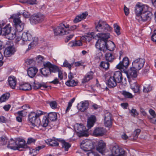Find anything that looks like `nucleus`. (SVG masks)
I'll use <instances>...</instances> for the list:
<instances>
[{
  "instance_id": "1",
  "label": "nucleus",
  "mask_w": 156,
  "mask_h": 156,
  "mask_svg": "<svg viewBox=\"0 0 156 156\" xmlns=\"http://www.w3.org/2000/svg\"><path fill=\"white\" fill-rule=\"evenodd\" d=\"M95 29L99 33L98 34L94 32L91 33L93 38L98 39L95 47L104 53L107 51V41L110 38V34L108 33L112 31V28L106 21L100 20L95 23Z\"/></svg>"
},
{
  "instance_id": "2",
  "label": "nucleus",
  "mask_w": 156,
  "mask_h": 156,
  "mask_svg": "<svg viewBox=\"0 0 156 156\" xmlns=\"http://www.w3.org/2000/svg\"><path fill=\"white\" fill-rule=\"evenodd\" d=\"M21 14L20 13L14 14L11 16L10 19L12 20L14 26L16 28V32L8 33L5 36L9 40L13 39L15 38L16 35L18 34V32H21L23 30L24 24L20 20Z\"/></svg>"
},
{
  "instance_id": "3",
  "label": "nucleus",
  "mask_w": 156,
  "mask_h": 156,
  "mask_svg": "<svg viewBox=\"0 0 156 156\" xmlns=\"http://www.w3.org/2000/svg\"><path fill=\"white\" fill-rule=\"evenodd\" d=\"M69 25L65 22L61 23L54 29V34L55 35L67 34L69 33Z\"/></svg>"
},
{
  "instance_id": "4",
  "label": "nucleus",
  "mask_w": 156,
  "mask_h": 156,
  "mask_svg": "<svg viewBox=\"0 0 156 156\" xmlns=\"http://www.w3.org/2000/svg\"><path fill=\"white\" fill-rule=\"evenodd\" d=\"M44 114V112L41 111L37 110L35 112H31L29 114V119L32 124V127L34 128L38 125L37 122V118Z\"/></svg>"
},
{
  "instance_id": "5",
  "label": "nucleus",
  "mask_w": 156,
  "mask_h": 156,
  "mask_svg": "<svg viewBox=\"0 0 156 156\" xmlns=\"http://www.w3.org/2000/svg\"><path fill=\"white\" fill-rule=\"evenodd\" d=\"M10 142H12V143L9 142L8 145V148L14 150H18L19 151H22V149H20V148H29V147H28L26 144H25L24 140L23 139L20 140L19 143L17 144L15 143L14 141L12 139L11 140Z\"/></svg>"
},
{
  "instance_id": "6",
  "label": "nucleus",
  "mask_w": 156,
  "mask_h": 156,
  "mask_svg": "<svg viewBox=\"0 0 156 156\" xmlns=\"http://www.w3.org/2000/svg\"><path fill=\"white\" fill-rule=\"evenodd\" d=\"M75 129L80 137L85 136L87 137L88 134L87 133V130H85V127L81 124H76L75 126Z\"/></svg>"
},
{
  "instance_id": "7",
  "label": "nucleus",
  "mask_w": 156,
  "mask_h": 156,
  "mask_svg": "<svg viewBox=\"0 0 156 156\" xmlns=\"http://www.w3.org/2000/svg\"><path fill=\"white\" fill-rule=\"evenodd\" d=\"M80 147L84 151H90L93 148V145L91 140H85L82 142Z\"/></svg>"
},
{
  "instance_id": "8",
  "label": "nucleus",
  "mask_w": 156,
  "mask_h": 156,
  "mask_svg": "<svg viewBox=\"0 0 156 156\" xmlns=\"http://www.w3.org/2000/svg\"><path fill=\"white\" fill-rule=\"evenodd\" d=\"M145 62V60L140 58L134 60L132 63V67L137 70H140L143 67Z\"/></svg>"
},
{
  "instance_id": "9",
  "label": "nucleus",
  "mask_w": 156,
  "mask_h": 156,
  "mask_svg": "<svg viewBox=\"0 0 156 156\" xmlns=\"http://www.w3.org/2000/svg\"><path fill=\"white\" fill-rule=\"evenodd\" d=\"M44 18V16L41 14H34L31 17L30 21L32 24H36L43 21Z\"/></svg>"
},
{
  "instance_id": "10",
  "label": "nucleus",
  "mask_w": 156,
  "mask_h": 156,
  "mask_svg": "<svg viewBox=\"0 0 156 156\" xmlns=\"http://www.w3.org/2000/svg\"><path fill=\"white\" fill-rule=\"evenodd\" d=\"M112 152L115 156H125L124 150L117 145L113 147Z\"/></svg>"
},
{
  "instance_id": "11",
  "label": "nucleus",
  "mask_w": 156,
  "mask_h": 156,
  "mask_svg": "<svg viewBox=\"0 0 156 156\" xmlns=\"http://www.w3.org/2000/svg\"><path fill=\"white\" fill-rule=\"evenodd\" d=\"M107 75L112 76L118 83H120L122 81V75L120 71H117L114 72L109 71L107 73Z\"/></svg>"
},
{
  "instance_id": "12",
  "label": "nucleus",
  "mask_w": 156,
  "mask_h": 156,
  "mask_svg": "<svg viewBox=\"0 0 156 156\" xmlns=\"http://www.w3.org/2000/svg\"><path fill=\"white\" fill-rule=\"evenodd\" d=\"M148 10V6L145 5H140L137 4L136 5L135 9V12L137 17H140V14Z\"/></svg>"
},
{
  "instance_id": "13",
  "label": "nucleus",
  "mask_w": 156,
  "mask_h": 156,
  "mask_svg": "<svg viewBox=\"0 0 156 156\" xmlns=\"http://www.w3.org/2000/svg\"><path fill=\"white\" fill-rule=\"evenodd\" d=\"M129 65V59L128 57L124 58L122 62L116 66V68L119 69H127Z\"/></svg>"
},
{
  "instance_id": "14",
  "label": "nucleus",
  "mask_w": 156,
  "mask_h": 156,
  "mask_svg": "<svg viewBox=\"0 0 156 156\" xmlns=\"http://www.w3.org/2000/svg\"><path fill=\"white\" fill-rule=\"evenodd\" d=\"M112 114L109 112L106 113L105 115L104 124L106 127H110L112 124Z\"/></svg>"
},
{
  "instance_id": "15",
  "label": "nucleus",
  "mask_w": 156,
  "mask_h": 156,
  "mask_svg": "<svg viewBox=\"0 0 156 156\" xmlns=\"http://www.w3.org/2000/svg\"><path fill=\"white\" fill-rule=\"evenodd\" d=\"M43 66L49 68L51 73H55L58 71L59 68L57 66L53 65L49 62H46L43 63Z\"/></svg>"
},
{
  "instance_id": "16",
  "label": "nucleus",
  "mask_w": 156,
  "mask_h": 156,
  "mask_svg": "<svg viewBox=\"0 0 156 156\" xmlns=\"http://www.w3.org/2000/svg\"><path fill=\"white\" fill-rule=\"evenodd\" d=\"M105 133V130L104 128L97 127L94 130L93 135L95 136H101L104 135Z\"/></svg>"
},
{
  "instance_id": "17",
  "label": "nucleus",
  "mask_w": 156,
  "mask_h": 156,
  "mask_svg": "<svg viewBox=\"0 0 156 156\" xmlns=\"http://www.w3.org/2000/svg\"><path fill=\"white\" fill-rule=\"evenodd\" d=\"M32 38V36L28 31L23 32L22 36V43L21 44L22 45L24 44L25 42L30 41Z\"/></svg>"
},
{
  "instance_id": "18",
  "label": "nucleus",
  "mask_w": 156,
  "mask_h": 156,
  "mask_svg": "<svg viewBox=\"0 0 156 156\" xmlns=\"http://www.w3.org/2000/svg\"><path fill=\"white\" fill-rule=\"evenodd\" d=\"M136 70L133 67L130 68V69L126 72L127 77L128 79L134 78L137 76Z\"/></svg>"
},
{
  "instance_id": "19",
  "label": "nucleus",
  "mask_w": 156,
  "mask_h": 156,
  "mask_svg": "<svg viewBox=\"0 0 156 156\" xmlns=\"http://www.w3.org/2000/svg\"><path fill=\"white\" fill-rule=\"evenodd\" d=\"M89 103L87 101L81 102L78 105L77 108L81 112H83L88 108Z\"/></svg>"
},
{
  "instance_id": "20",
  "label": "nucleus",
  "mask_w": 156,
  "mask_h": 156,
  "mask_svg": "<svg viewBox=\"0 0 156 156\" xmlns=\"http://www.w3.org/2000/svg\"><path fill=\"white\" fill-rule=\"evenodd\" d=\"M151 13L147 10L144 12L140 16L139 20L142 21H145L149 19Z\"/></svg>"
},
{
  "instance_id": "21",
  "label": "nucleus",
  "mask_w": 156,
  "mask_h": 156,
  "mask_svg": "<svg viewBox=\"0 0 156 156\" xmlns=\"http://www.w3.org/2000/svg\"><path fill=\"white\" fill-rule=\"evenodd\" d=\"M109 77L108 79V80L107 83V85L109 88H113L115 87L118 83L112 76H108Z\"/></svg>"
},
{
  "instance_id": "22",
  "label": "nucleus",
  "mask_w": 156,
  "mask_h": 156,
  "mask_svg": "<svg viewBox=\"0 0 156 156\" xmlns=\"http://www.w3.org/2000/svg\"><path fill=\"white\" fill-rule=\"evenodd\" d=\"M38 69L36 67H29L27 70V74L30 78H33L38 72Z\"/></svg>"
},
{
  "instance_id": "23",
  "label": "nucleus",
  "mask_w": 156,
  "mask_h": 156,
  "mask_svg": "<svg viewBox=\"0 0 156 156\" xmlns=\"http://www.w3.org/2000/svg\"><path fill=\"white\" fill-rule=\"evenodd\" d=\"M105 144L103 140H100L98 143L96 149L100 153L102 154L105 151Z\"/></svg>"
},
{
  "instance_id": "24",
  "label": "nucleus",
  "mask_w": 156,
  "mask_h": 156,
  "mask_svg": "<svg viewBox=\"0 0 156 156\" xmlns=\"http://www.w3.org/2000/svg\"><path fill=\"white\" fill-rule=\"evenodd\" d=\"M15 51V48L12 47H8L6 48L4 52L5 56L9 57L13 54Z\"/></svg>"
},
{
  "instance_id": "25",
  "label": "nucleus",
  "mask_w": 156,
  "mask_h": 156,
  "mask_svg": "<svg viewBox=\"0 0 156 156\" xmlns=\"http://www.w3.org/2000/svg\"><path fill=\"white\" fill-rule=\"evenodd\" d=\"M8 82L9 85L12 89L15 88L17 81L16 78L14 76H10L9 77Z\"/></svg>"
},
{
  "instance_id": "26",
  "label": "nucleus",
  "mask_w": 156,
  "mask_h": 156,
  "mask_svg": "<svg viewBox=\"0 0 156 156\" xmlns=\"http://www.w3.org/2000/svg\"><path fill=\"white\" fill-rule=\"evenodd\" d=\"M87 15L88 14L86 12H84L81 14L78 15L73 20L74 22V23H77L80 21L82 20L85 19Z\"/></svg>"
},
{
  "instance_id": "27",
  "label": "nucleus",
  "mask_w": 156,
  "mask_h": 156,
  "mask_svg": "<svg viewBox=\"0 0 156 156\" xmlns=\"http://www.w3.org/2000/svg\"><path fill=\"white\" fill-rule=\"evenodd\" d=\"M95 117L92 115L87 120V126L88 129L92 127L95 122Z\"/></svg>"
},
{
  "instance_id": "28",
  "label": "nucleus",
  "mask_w": 156,
  "mask_h": 156,
  "mask_svg": "<svg viewBox=\"0 0 156 156\" xmlns=\"http://www.w3.org/2000/svg\"><path fill=\"white\" fill-rule=\"evenodd\" d=\"M93 74L92 72L87 73L83 79L82 83H85L91 80L93 77Z\"/></svg>"
},
{
  "instance_id": "29",
  "label": "nucleus",
  "mask_w": 156,
  "mask_h": 156,
  "mask_svg": "<svg viewBox=\"0 0 156 156\" xmlns=\"http://www.w3.org/2000/svg\"><path fill=\"white\" fill-rule=\"evenodd\" d=\"M40 69V72L44 76L47 77L51 74L49 68L46 67H44Z\"/></svg>"
},
{
  "instance_id": "30",
  "label": "nucleus",
  "mask_w": 156,
  "mask_h": 156,
  "mask_svg": "<svg viewBox=\"0 0 156 156\" xmlns=\"http://www.w3.org/2000/svg\"><path fill=\"white\" fill-rule=\"evenodd\" d=\"M11 27L9 24L6 25L5 27L2 28V34L5 36L9 32H11Z\"/></svg>"
},
{
  "instance_id": "31",
  "label": "nucleus",
  "mask_w": 156,
  "mask_h": 156,
  "mask_svg": "<svg viewBox=\"0 0 156 156\" xmlns=\"http://www.w3.org/2000/svg\"><path fill=\"white\" fill-rule=\"evenodd\" d=\"M46 117L49 120L52 121L56 120L57 119V113L55 112L49 113Z\"/></svg>"
},
{
  "instance_id": "32",
  "label": "nucleus",
  "mask_w": 156,
  "mask_h": 156,
  "mask_svg": "<svg viewBox=\"0 0 156 156\" xmlns=\"http://www.w3.org/2000/svg\"><path fill=\"white\" fill-rule=\"evenodd\" d=\"M31 86L29 84L23 83L20 84L19 87L20 90H28L31 89Z\"/></svg>"
},
{
  "instance_id": "33",
  "label": "nucleus",
  "mask_w": 156,
  "mask_h": 156,
  "mask_svg": "<svg viewBox=\"0 0 156 156\" xmlns=\"http://www.w3.org/2000/svg\"><path fill=\"white\" fill-rule=\"evenodd\" d=\"M61 143L62 148L64 149V150L66 151H68L69 148L71 146V144L69 143L66 142L64 140H62Z\"/></svg>"
},
{
  "instance_id": "34",
  "label": "nucleus",
  "mask_w": 156,
  "mask_h": 156,
  "mask_svg": "<svg viewBox=\"0 0 156 156\" xmlns=\"http://www.w3.org/2000/svg\"><path fill=\"white\" fill-rule=\"evenodd\" d=\"M10 94L9 93H6L3 94L0 97V102H2L5 101L9 98Z\"/></svg>"
},
{
  "instance_id": "35",
  "label": "nucleus",
  "mask_w": 156,
  "mask_h": 156,
  "mask_svg": "<svg viewBox=\"0 0 156 156\" xmlns=\"http://www.w3.org/2000/svg\"><path fill=\"white\" fill-rule=\"evenodd\" d=\"M48 144L51 146H58L59 145V143L57 140L51 139L47 140Z\"/></svg>"
},
{
  "instance_id": "36",
  "label": "nucleus",
  "mask_w": 156,
  "mask_h": 156,
  "mask_svg": "<svg viewBox=\"0 0 156 156\" xmlns=\"http://www.w3.org/2000/svg\"><path fill=\"white\" fill-rule=\"evenodd\" d=\"M82 44L81 41L79 40L75 42H70L68 44V45L70 47H72L73 46H80L82 45Z\"/></svg>"
},
{
  "instance_id": "37",
  "label": "nucleus",
  "mask_w": 156,
  "mask_h": 156,
  "mask_svg": "<svg viewBox=\"0 0 156 156\" xmlns=\"http://www.w3.org/2000/svg\"><path fill=\"white\" fill-rule=\"evenodd\" d=\"M106 60L110 62H112L114 59V57L112 54L109 53H106L105 55Z\"/></svg>"
},
{
  "instance_id": "38",
  "label": "nucleus",
  "mask_w": 156,
  "mask_h": 156,
  "mask_svg": "<svg viewBox=\"0 0 156 156\" xmlns=\"http://www.w3.org/2000/svg\"><path fill=\"white\" fill-rule=\"evenodd\" d=\"M38 38L37 37H34L33 39V40L29 44L28 49H30L31 48L36 46L38 44Z\"/></svg>"
},
{
  "instance_id": "39",
  "label": "nucleus",
  "mask_w": 156,
  "mask_h": 156,
  "mask_svg": "<svg viewBox=\"0 0 156 156\" xmlns=\"http://www.w3.org/2000/svg\"><path fill=\"white\" fill-rule=\"evenodd\" d=\"M106 46L107 50H108L110 51H113L115 48V45L113 42H111L108 44L107 43Z\"/></svg>"
},
{
  "instance_id": "40",
  "label": "nucleus",
  "mask_w": 156,
  "mask_h": 156,
  "mask_svg": "<svg viewBox=\"0 0 156 156\" xmlns=\"http://www.w3.org/2000/svg\"><path fill=\"white\" fill-rule=\"evenodd\" d=\"M49 120L46 116L43 118L42 120V125L43 127H45L48 126L49 123Z\"/></svg>"
},
{
  "instance_id": "41",
  "label": "nucleus",
  "mask_w": 156,
  "mask_h": 156,
  "mask_svg": "<svg viewBox=\"0 0 156 156\" xmlns=\"http://www.w3.org/2000/svg\"><path fill=\"white\" fill-rule=\"evenodd\" d=\"M152 90V87L150 85L145 84L144 86L143 91L144 93H148Z\"/></svg>"
},
{
  "instance_id": "42",
  "label": "nucleus",
  "mask_w": 156,
  "mask_h": 156,
  "mask_svg": "<svg viewBox=\"0 0 156 156\" xmlns=\"http://www.w3.org/2000/svg\"><path fill=\"white\" fill-rule=\"evenodd\" d=\"M73 63H71L70 64L68 62L67 60H65L63 62L62 66L64 67L68 68L70 70L71 67L73 65Z\"/></svg>"
},
{
  "instance_id": "43",
  "label": "nucleus",
  "mask_w": 156,
  "mask_h": 156,
  "mask_svg": "<svg viewBox=\"0 0 156 156\" xmlns=\"http://www.w3.org/2000/svg\"><path fill=\"white\" fill-rule=\"evenodd\" d=\"M100 66L105 69H108L109 68V64L106 62H102L100 64Z\"/></svg>"
},
{
  "instance_id": "44",
  "label": "nucleus",
  "mask_w": 156,
  "mask_h": 156,
  "mask_svg": "<svg viewBox=\"0 0 156 156\" xmlns=\"http://www.w3.org/2000/svg\"><path fill=\"white\" fill-rule=\"evenodd\" d=\"M141 130L140 129H137L133 132V140H136L138 137V136Z\"/></svg>"
},
{
  "instance_id": "45",
  "label": "nucleus",
  "mask_w": 156,
  "mask_h": 156,
  "mask_svg": "<svg viewBox=\"0 0 156 156\" xmlns=\"http://www.w3.org/2000/svg\"><path fill=\"white\" fill-rule=\"evenodd\" d=\"M114 31L117 35L118 36L120 35L121 34L120 27L116 24H114Z\"/></svg>"
},
{
  "instance_id": "46",
  "label": "nucleus",
  "mask_w": 156,
  "mask_h": 156,
  "mask_svg": "<svg viewBox=\"0 0 156 156\" xmlns=\"http://www.w3.org/2000/svg\"><path fill=\"white\" fill-rule=\"evenodd\" d=\"M66 84L67 86L73 87L76 85V83L74 80H71L67 81Z\"/></svg>"
},
{
  "instance_id": "47",
  "label": "nucleus",
  "mask_w": 156,
  "mask_h": 156,
  "mask_svg": "<svg viewBox=\"0 0 156 156\" xmlns=\"http://www.w3.org/2000/svg\"><path fill=\"white\" fill-rule=\"evenodd\" d=\"M75 100V98H73L68 103V106L66 108V112H68L72 106L73 103L74 102Z\"/></svg>"
},
{
  "instance_id": "48",
  "label": "nucleus",
  "mask_w": 156,
  "mask_h": 156,
  "mask_svg": "<svg viewBox=\"0 0 156 156\" xmlns=\"http://www.w3.org/2000/svg\"><path fill=\"white\" fill-rule=\"evenodd\" d=\"M103 56V54L101 51L96 52L94 55L95 59L100 60Z\"/></svg>"
},
{
  "instance_id": "49",
  "label": "nucleus",
  "mask_w": 156,
  "mask_h": 156,
  "mask_svg": "<svg viewBox=\"0 0 156 156\" xmlns=\"http://www.w3.org/2000/svg\"><path fill=\"white\" fill-rule=\"evenodd\" d=\"M122 94L126 98H132L133 97V95L131 93L125 91H123Z\"/></svg>"
},
{
  "instance_id": "50",
  "label": "nucleus",
  "mask_w": 156,
  "mask_h": 156,
  "mask_svg": "<svg viewBox=\"0 0 156 156\" xmlns=\"http://www.w3.org/2000/svg\"><path fill=\"white\" fill-rule=\"evenodd\" d=\"M44 57L39 55H38L36 58V60L39 63L42 62H44Z\"/></svg>"
},
{
  "instance_id": "51",
  "label": "nucleus",
  "mask_w": 156,
  "mask_h": 156,
  "mask_svg": "<svg viewBox=\"0 0 156 156\" xmlns=\"http://www.w3.org/2000/svg\"><path fill=\"white\" fill-rule=\"evenodd\" d=\"M37 153L38 152L35 148L30 149L29 154L30 156H36Z\"/></svg>"
},
{
  "instance_id": "52",
  "label": "nucleus",
  "mask_w": 156,
  "mask_h": 156,
  "mask_svg": "<svg viewBox=\"0 0 156 156\" xmlns=\"http://www.w3.org/2000/svg\"><path fill=\"white\" fill-rule=\"evenodd\" d=\"M92 33V32L90 34H89L88 36L86 35L83 37L82 39L85 40L86 41L89 42L91 40L92 37L93 38V37H92L91 35V33Z\"/></svg>"
},
{
  "instance_id": "53",
  "label": "nucleus",
  "mask_w": 156,
  "mask_h": 156,
  "mask_svg": "<svg viewBox=\"0 0 156 156\" xmlns=\"http://www.w3.org/2000/svg\"><path fill=\"white\" fill-rule=\"evenodd\" d=\"M7 142L6 137L4 136H2L0 138V143L2 145L5 144Z\"/></svg>"
},
{
  "instance_id": "54",
  "label": "nucleus",
  "mask_w": 156,
  "mask_h": 156,
  "mask_svg": "<svg viewBox=\"0 0 156 156\" xmlns=\"http://www.w3.org/2000/svg\"><path fill=\"white\" fill-rule=\"evenodd\" d=\"M49 105L53 109H55L57 108V103L55 101H52L49 103Z\"/></svg>"
},
{
  "instance_id": "55",
  "label": "nucleus",
  "mask_w": 156,
  "mask_h": 156,
  "mask_svg": "<svg viewBox=\"0 0 156 156\" xmlns=\"http://www.w3.org/2000/svg\"><path fill=\"white\" fill-rule=\"evenodd\" d=\"M130 113L131 114V115L134 117H135L137 115H138L136 110L135 109H132L131 111H130Z\"/></svg>"
},
{
  "instance_id": "56",
  "label": "nucleus",
  "mask_w": 156,
  "mask_h": 156,
  "mask_svg": "<svg viewBox=\"0 0 156 156\" xmlns=\"http://www.w3.org/2000/svg\"><path fill=\"white\" fill-rule=\"evenodd\" d=\"M22 36L20 32H18V34L16 35V41L17 42L19 41L21 39H22Z\"/></svg>"
},
{
  "instance_id": "57",
  "label": "nucleus",
  "mask_w": 156,
  "mask_h": 156,
  "mask_svg": "<svg viewBox=\"0 0 156 156\" xmlns=\"http://www.w3.org/2000/svg\"><path fill=\"white\" fill-rule=\"evenodd\" d=\"M36 140L33 139L32 138H29L28 139V140L27 142V144H30L32 143H34Z\"/></svg>"
},
{
  "instance_id": "58",
  "label": "nucleus",
  "mask_w": 156,
  "mask_h": 156,
  "mask_svg": "<svg viewBox=\"0 0 156 156\" xmlns=\"http://www.w3.org/2000/svg\"><path fill=\"white\" fill-rule=\"evenodd\" d=\"M87 156H101L95 152H90L87 153Z\"/></svg>"
},
{
  "instance_id": "59",
  "label": "nucleus",
  "mask_w": 156,
  "mask_h": 156,
  "mask_svg": "<svg viewBox=\"0 0 156 156\" xmlns=\"http://www.w3.org/2000/svg\"><path fill=\"white\" fill-rule=\"evenodd\" d=\"M34 62V59L33 58L27 59L25 61V62L27 65H30L33 63Z\"/></svg>"
},
{
  "instance_id": "60",
  "label": "nucleus",
  "mask_w": 156,
  "mask_h": 156,
  "mask_svg": "<svg viewBox=\"0 0 156 156\" xmlns=\"http://www.w3.org/2000/svg\"><path fill=\"white\" fill-rule=\"evenodd\" d=\"M149 113L151 116L153 118H155L156 115L155 111L152 109H150L149 111Z\"/></svg>"
},
{
  "instance_id": "61",
  "label": "nucleus",
  "mask_w": 156,
  "mask_h": 156,
  "mask_svg": "<svg viewBox=\"0 0 156 156\" xmlns=\"http://www.w3.org/2000/svg\"><path fill=\"white\" fill-rule=\"evenodd\" d=\"M156 30H154V33L152 34L151 37V40L155 42H156V33L155 32Z\"/></svg>"
},
{
  "instance_id": "62",
  "label": "nucleus",
  "mask_w": 156,
  "mask_h": 156,
  "mask_svg": "<svg viewBox=\"0 0 156 156\" xmlns=\"http://www.w3.org/2000/svg\"><path fill=\"white\" fill-rule=\"evenodd\" d=\"M48 87V86L46 85L45 83H41V85L40 87V88L39 89H41L43 90H44L45 89L47 88Z\"/></svg>"
},
{
  "instance_id": "63",
  "label": "nucleus",
  "mask_w": 156,
  "mask_h": 156,
  "mask_svg": "<svg viewBox=\"0 0 156 156\" xmlns=\"http://www.w3.org/2000/svg\"><path fill=\"white\" fill-rule=\"evenodd\" d=\"M41 83H35L34 84V89H39L40 88V86Z\"/></svg>"
},
{
  "instance_id": "64",
  "label": "nucleus",
  "mask_w": 156,
  "mask_h": 156,
  "mask_svg": "<svg viewBox=\"0 0 156 156\" xmlns=\"http://www.w3.org/2000/svg\"><path fill=\"white\" fill-rule=\"evenodd\" d=\"M23 16L25 18H28L30 16V13L27 11H24L22 13Z\"/></svg>"
}]
</instances>
